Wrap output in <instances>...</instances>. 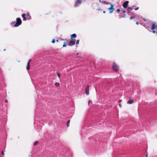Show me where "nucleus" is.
<instances>
[{
    "instance_id": "f03ea898",
    "label": "nucleus",
    "mask_w": 157,
    "mask_h": 157,
    "mask_svg": "<svg viewBox=\"0 0 157 157\" xmlns=\"http://www.w3.org/2000/svg\"><path fill=\"white\" fill-rule=\"evenodd\" d=\"M75 39H73V40H71L69 42L68 45L71 46H73L75 44Z\"/></svg>"
},
{
    "instance_id": "f8f14e48",
    "label": "nucleus",
    "mask_w": 157,
    "mask_h": 157,
    "mask_svg": "<svg viewBox=\"0 0 157 157\" xmlns=\"http://www.w3.org/2000/svg\"><path fill=\"white\" fill-rule=\"evenodd\" d=\"M101 3L104 4H105V5H108V4H109V3L108 2L105 1H102V2H101Z\"/></svg>"
},
{
    "instance_id": "f704fd0d",
    "label": "nucleus",
    "mask_w": 157,
    "mask_h": 157,
    "mask_svg": "<svg viewBox=\"0 0 157 157\" xmlns=\"http://www.w3.org/2000/svg\"><path fill=\"white\" fill-rule=\"evenodd\" d=\"M5 102L6 103H7L8 102V100H5Z\"/></svg>"
},
{
    "instance_id": "cd10ccee",
    "label": "nucleus",
    "mask_w": 157,
    "mask_h": 157,
    "mask_svg": "<svg viewBox=\"0 0 157 157\" xmlns=\"http://www.w3.org/2000/svg\"><path fill=\"white\" fill-rule=\"evenodd\" d=\"M114 70L115 72H118L119 69H114Z\"/></svg>"
},
{
    "instance_id": "a18cd8bd",
    "label": "nucleus",
    "mask_w": 157,
    "mask_h": 157,
    "mask_svg": "<svg viewBox=\"0 0 157 157\" xmlns=\"http://www.w3.org/2000/svg\"><path fill=\"white\" fill-rule=\"evenodd\" d=\"M99 2H101V0H99Z\"/></svg>"
},
{
    "instance_id": "c85d7f7f",
    "label": "nucleus",
    "mask_w": 157,
    "mask_h": 157,
    "mask_svg": "<svg viewBox=\"0 0 157 157\" xmlns=\"http://www.w3.org/2000/svg\"><path fill=\"white\" fill-rule=\"evenodd\" d=\"M2 155H4V152H3V151H2Z\"/></svg>"
},
{
    "instance_id": "f3484780",
    "label": "nucleus",
    "mask_w": 157,
    "mask_h": 157,
    "mask_svg": "<svg viewBox=\"0 0 157 157\" xmlns=\"http://www.w3.org/2000/svg\"><path fill=\"white\" fill-rule=\"evenodd\" d=\"M132 15H133V17H135V18L136 17V14H135V13H132Z\"/></svg>"
},
{
    "instance_id": "ea45409f",
    "label": "nucleus",
    "mask_w": 157,
    "mask_h": 157,
    "mask_svg": "<svg viewBox=\"0 0 157 157\" xmlns=\"http://www.w3.org/2000/svg\"><path fill=\"white\" fill-rule=\"evenodd\" d=\"M119 105L120 107H121V105L120 104H119Z\"/></svg>"
},
{
    "instance_id": "473e14b6",
    "label": "nucleus",
    "mask_w": 157,
    "mask_h": 157,
    "mask_svg": "<svg viewBox=\"0 0 157 157\" xmlns=\"http://www.w3.org/2000/svg\"><path fill=\"white\" fill-rule=\"evenodd\" d=\"M136 24L137 25H138L139 24V23L138 22H136Z\"/></svg>"
},
{
    "instance_id": "6ab92c4d",
    "label": "nucleus",
    "mask_w": 157,
    "mask_h": 157,
    "mask_svg": "<svg viewBox=\"0 0 157 157\" xmlns=\"http://www.w3.org/2000/svg\"><path fill=\"white\" fill-rule=\"evenodd\" d=\"M57 75H58V77L59 78L60 77V73L58 71L57 72Z\"/></svg>"
},
{
    "instance_id": "58836bf2",
    "label": "nucleus",
    "mask_w": 157,
    "mask_h": 157,
    "mask_svg": "<svg viewBox=\"0 0 157 157\" xmlns=\"http://www.w3.org/2000/svg\"><path fill=\"white\" fill-rule=\"evenodd\" d=\"M121 17H123V16L120 17H119V18H121Z\"/></svg>"
},
{
    "instance_id": "72a5a7b5",
    "label": "nucleus",
    "mask_w": 157,
    "mask_h": 157,
    "mask_svg": "<svg viewBox=\"0 0 157 157\" xmlns=\"http://www.w3.org/2000/svg\"><path fill=\"white\" fill-rule=\"evenodd\" d=\"M143 20L145 21H146V19H145V18H143Z\"/></svg>"
},
{
    "instance_id": "4468645a",
    "label": "nucleus",
    "mask_w": 157,
    "mask_h": 157,
    "mask_svg": "<svg viewBox=\"0 0 157 157\" xmlns=\"http://www.w3.org/2000/svg\"><path fill=\"white\" fill-rule=\"evenodd\" d=\"M55 84L56 87H58L59 86V83L58 82H56Z\"/></svg>"
},
{
    "instance_id": "9b49d317",
    "label": "nucleus",
    "mask_w": 157,
    "mask_h": 157,
    "mask_svg": "<svg viewBox=\"0 0 157 157\" xmlns=\"http://www.w3.org/2000/svg\"><path fill=\"white\" fill-rule=\"evenodd\" d=\"M30 63L28 62L27 66L26 67V69H30Z\"/></svg>"
},
{
    "instance_id": "b1692460",
    "label": "nucleus",
    "mask_w": 157,
    "mask_h": 157,
    "mask_svg": "<svg viewBox=\"0 0 157 157\" xmlns=\"http://www.w3.org/2000/svg\"><path fill=\"white\" fill-rule=\"evenodd\" d=\"M129 9H128V8L127 9V13H130V11H129Z\"/></svg>"
},
{
    "instance_id": "1a4fd4ad",
    "label": "nucleus",
    "mask_w": 157,
    "mask_h": 157,
    "mask_svg": "<svg viewBox=\"0 0 157 157\" xmlns=\"http://www.w3.org/2000/svg\"><path fill=\"white\" fill-rule=\"evenodd\" d=\"M27 20H30L31 19V17L29 15V12H27Z\"/></svg>"
},
{
    "instance_id": "423d86ee",
    "label": "nucleus",
    "mask_w": 157,
    "mask_h": 157,
    "mask_svg": "<svg viewBox=\"0 0 157 157\" xmlns=\"http://www.w3.org/2000/svg\"><path fill=\"white\" fill-rule=\"evenodd\" d=\"M89 86H87V87H86V88L85 89V94L87 95H89Z\"/></svg>"
},
{
    "instance_id": "8fccbe9b",
    "label": "nucleus",
    "mask_w": 157,
    "mask_h": 157,
    "mask_svg": "<svg viewBox=\"0 0 157 157\" xmlns=\"http://www.w3.org/2000/svg\"><path fill=\"white\" fill-rule=\"evenodd\" d=\"M124 17V18H125V16H124V17Z\"/></svg>"
},
{
    "instance_id": "5701e85b",
    "label": "nucleus",
    "mask_w": 157,
    "mask_h": 157,
    "mask_svg": "<svg viewBox=\"0 0 157 157\" xmlns=\"http://www.w3.org/2000/svg\"><path fill=\"white\" fill-rule=\"evenodd\" d=\"M135 18V17H133V16H131L130 17V20H132V19H133V18Z\"/></svg>"
},
{
    "instance_id": "393cba45",
    "label": "nucleus",
    "mask_w": 157,
    "mask_h": 157,
    "mask_svg": "<svg viewBox=\"0 0 157 157\" xmlns=\"http://www.w3.org/2000/svg\"><path fill=\"white\" fill-rule=\"evenodd\" d=\"M120 11V9H117V10H116V12H119Z\"/></svg>"
},
{
    "instance_id": "49530a36",
    "label": "nucleus",
    "mask_w": 157,
    "mask_h": 157,
    "mask_svg": "<svg viewBox=\"0 0 157 157\" xmlns=\"http://www.w3.org/2000/svg\"><path fill=\"white\" fill-rule=\"evenodd\" d=\"M78 58H81L80 56H78Z\"/></svg>"
},
{
    "instance_id": "dca6fc26",
    "label": "nucleus",
    "mask_w": 157,
    "mask_h": 157,
    "mask_svg": "<svg viewBox=\"0 0 157 157\" xmlns=\"http://www.w3.org/2000/svg\"><path fill=\"white\" fill-rule=\"evenodd\" d=\"M38 143V141H36L34 142L33 145L35 146H36Z\"/></svg>"
},
{
    "instance_id": "39448f33",
    "label": "nucleus",
    "mask_w": 157,
    "mask_h": 157,
    "mask_svg": "<svg viewBox=\"0 0 157 157\" xmlns=\"http://www.w3.org/2000/svg\"><path fill=\"white\" fill-rule=\"evenodd\" d=\"M128 3H129L128 1H126L123 4L122 6H123V7L124 8H126L128 6Z\"/></svg>"
},
{
    "instance_id": "3c124183",
    "label": "nucleus",
    "mask_w": 157,
    "mask_h": 157,
    "mask_svg": "<svg viewBox=\"0 0 157 157\" xmlns=\"http://www.w3.org/2000/svg\"><path fill=\"white\" fill-rule=\"evenodd\" d=\"M71 69H73V68H72Z\"/></svg>"
},
{
    "instance_id": "ddd939ff",
    "label": "nucleus",
    "mask_w": 157,
    "mask_h": 157,
    "mask_svg": "<svg viewBox=\"0 0 157 157\" xmlns=\"http://www.w3.org/2000/svg\"><path fill=\"white\" fill-rule=\"evenodd\" d=\"M70 120H68L67 122V127H69V125H70Z\"/></svg>"
},
{
    "instance_id": "a19ab883",
    "label": "nucleus",
    "mask_w": 157,
    "mask_h": 157,
    "mask_svg": "<svg viewBox=\"0 0 157 157\" xmlns=\"http://www.w3.org/2000/svg\"><path fill=\"white\" fill-rule=\"evenodd\" d=\"M147 154L146 155L145 157H147Z\"/></svg>"
},
{
    "instance_id": "37998d69",
    "label": "nucleus",
    "mask_w": 157,
    "mask_h": 157,
    "mask_svg": "<svg viewBox=\"0 0 157 157\" xmlns=\"http://www.w3.org/2000/svg\"><path fill=\"white\" fill-rule=\"evenodd\" d=\"M61 40H64V39H61Z\"/></svg>"
},
{
    "instance_id": "0eeeda50",
    "label": "nucleus",
    "mask_w": 157,
    "mask_h": 157,
    "mask_svg": "<svg viewBox=\"0 0 157 157\" xmlns=\"http://www.w3.org/2000/svg\"><path fill=\"white\" fill-rule=\"evenodd\" d=\"M156 28H157V25H156L155 23H153L151 27V29L152 30H155Z\"/></svg>"
},
{
    "instance_id": "7c9ffc66",
    "label": "nucleus",
    "mask_w": 157,
    "mask_h": 157,
    "mask_svg": "<svg viewBox=\"0 0 157 157\" xmlns=\"http://www.w3.org/2000/svg\"><path fill=\"white\" fill-rule=\"evenodd\" d=\"M152 32L153 33H155L156 32L155 31H154V30H153L152 31Z\"/></svg>"
},
{
    "instance_id": "2eb2a0df",
    "label": "nucleus",
    "mask_w": 157,
    "mask_h": 157,
    "mask_svg": "<svg viewBox=\"0 0 157 157\" xmlns=\"http://www.w3.org/2000/svg\"><path fill=\"white\" fill-rule=\"evenodd\" d=\"M134 6H132L131 7H128V8L129 9V10H132L134 9Z\"/></svg>"
},
{
    "instance_id": "f257e3e1",
    "label": "nucleus",
    "mask_w": 157,
    "mask_h": 157,
    "mask_svg": "<svg viewBox=\"0 0 157 157\" xmlns=\"http://www.w3.org/2000/svg\"><path fill=\"white\" fill-rule=\"evenodd\" d=\"M16 21H14L13 23V24H15L14 25V27H18L20 25H21L22 23V21L20 18H17L16 19Z\"/></svg>"
},
{
    "instance_id": "e433bc0d",
    "label": "nucleus",
    "mask_w": 157,
    "mask_h": 157,
    "mask_svg": "<svg viewBox=\"0 0 157 157\" xmlns=\"http://www.w3.org/2000/svg\"><path fill=\"white\" fill-rule=\"evenodd\" d=\"M103 13H105V11H103Z\"/></svg>"
},
{
    "instance_id": "c9c22d12",
    "label": "nucleus",
    "mask_w": 157,
    "mask_h": 157,
    "mask_svg": "<svg viewBox=\"0 0 157 157\" xmlns=\"http://www.w3.org/2000/svg\"><path fill=\"white\" fill-rule=\"evenodd\" d=\"M139 17V16H138L137 17V19L138 20V18Z\"/></svg>"
},
{
    "instance_id": "09e8293b",
    "label": "nucleus",
    "mask_w": 157,
    "mask_h": 157,
    "mask_svg": "<svg viewBox=\"0 0 157 157\" xmlns=\"http://www.w3.org/2000/svg\"><path fill=\"white\" fill-rule=\"evenodd\" d=\"M5 50H6V49H4V51H5Z\"/></svg>"
},
{
    "instance_id": "bb28decb",
    "label": "nucleus",
    "mask_w": 157,
    "mask_h": 157,
    "mask_svg": "<svg viewBox=\"0 0 157 157\" xmlns=\"http://www.w3.org/2000/svg\"><path fill=\"white\" fill-rule=\"evenodd\" d=\"M139 9V7H137V8H135L134 9V10H137Z\"/></svg>"
},
{
    "instance_id": "a878e982",
    "label": "nucleus",
    "mask_w": 157,
    "mask_h": 157,
    "mask_svg": "<svg viewBox=\"0 0 157 157\" xmlns=\"http://www.w3.org/2000/svg\"><path fill=\"white\" fill-rule=\"evenodd\" d=\"M23 21H25L27 19V18H26L25 17H23Z\"/></svg>"
},
{
    "instance_id": "412c9836",
    "label": "nucleus",
    "mask_w": 157,
    "mask_h": 157,
    "mask_svg": "<svg viewBox=\"0 0 157 157\" xmlns=\"http://www.w3.org/2000/svg\"><path fill=\"white\" fill-rule=\"evenodd\" d=\"M79 40H78L76 41V44H78L79 43Z\"/></svg>"
},
{
    "instance_id": "7ed1b4c3",
    "label": "nucleus",
    "mask_w": 157,
    "mask_h": 157,
    "mask_svg": "<svg viewBox=\"0 0 157 157\" xmlns=\"http://www.w3.org/2000/svg\"><path fill=\"white\" fill-rule=\"evenodd\" d=\"M110 7L108 8L109 10V13H112L113 12V10L114 9V5L111 3L110 4Z\"/></svg>"
},
{
    "instance_id": "4be33fe9",
    "label": "nucleus",
    "mask_w": 157,
    "mask_h": 157,
    "mask_svg": "<svg viewBox=\"0 0 157 157\" xmlns=\"http://www.w3.org/2000/svg\"><path fill=\"white\" fill-rule=\"evenodd\" d=\"M52 43H54L55 42V40L54 39L52 40Z\"/></svg>"
},
{
    "instance_id": "a211bd4d",
    "label": "nucleus",
    "mask_w": 157,
    "mask_h": 157,
    "mask_svg": "<svg viewBox=\"0 0 157 157\" xmlns=\"http://www.w3.org/2000/svg\"><path fill=\"white\" fill-rule=\"evenodd\" d=\"M66 42H64V44H63V47H65L66 46Z\"/></svg>"
},
{
    "instance_id": "6e6552de",
    "label": "nucleus",
    "mask_w": 157,
    "mask_h": 157,
    "mask_svg": "<svg viewBox=\"0 0 157 157\" xmlns=\"http://www.w3.org/2000/svg\"><path fill=\"white\" fill-rule=\"evenodd\" d=\"M76 37V34L75 33L71 35V40H73L74 38H75Z\"/></svg>"
},
{
    "instance_id": "de8ad7c7",
    "label": "nucleus",
    "mask_w": 157,
    "mask_h": 157,
    "mask_svg": "<svg viewBox=\"0 0 157 157\" xmlns=\"http://www.w3.org/2000/svg\"><path fill=\"white\" fill-rule=\"evenodd\" d=\"M156 33L157 34V29H156Z\"/></svg>"
},
{
    "instance_id": "c756f323",
    "label": "nucleus",
    "mask_w": 157,
    "mask_h": 157,
    "mask_svg": "<svg viewBox=\"0 0 157 157\" xmlns=\"http://www.w3.org/2000/svg\"><path fill=\"white\" fill-rule=\"evenodd\" d=\"M122 13H124L126 12V11H124V10H122Z\"/></svg>"
},
{
    "instance_id": "aec40b11",
    "label": "nucleus",
    "mask_w": 157,
    "mask_h": 157,
    "mask_svg": "<svg viewBox=\"0 0 157 157\" xmlns=\"http://www.w3.org/2000/svg\"><path fill=\"white\" fill-rule=\"evenodd\" d=\"M25 16H26L25 14L24 13H23V14H22V17L23 18L25 17Z\"/></svg>"
},
{
    "instance_id": "4c0bfd02",
    "label": "nucleus",
    "mask_w": 157,
    "mask_h": 157,
    "mask_svg": "<svg viewBox=\"0 0 157 157\" xmlns=\"http://www.w3.org/2000/svg\"><path fill=\"white\" fill-rule=\"evenodd\" d=\"M79 53H78H78H76V55H79Z\"/></svg>"
},
{
    "instance_id": "2f4dec72",
    "label": "nucleus",
    "mask_w": 157,
    "mask_h": 157,
    "mask_svg": "<svg viewBox=\"0 0 157 157\" xmlns=\"http://www.w3.org/2000/svg\"><path fill=\"white\" fill-rule=\"evenodd\" d=\"M31 60H31V59H30L29 60V61H28V62H29V63H30V62L31 61Z\"/></svg>"
},
{
    "instance_id": "c03bdc74",
    "label": "nucleus",
    "mask_w": 157,
    "mask_h": 157,
    "mask_svg": "<svg viewBox=\"0 0 157 157\" xmlns=\"http://www.w3.org/2000/svg\"><path fill=\"white\" fill-rule=\"evenodd\" d=\"M97 10H100V9H97Z\"/></svg>"
},
{
    "instance_id": "9d476101",
    "label": "nucleus",
    "mask_w": 157,
    "mask_h": 157,
    "mask_svg": "<svg viewBox=\"0 0 157 157\" xmlns=\"http://www.w3.org/2000/svg\"><path fill=\"white\" fill-rule=\"evenodd\" d=\"M133 101L132 99H130L128 101L127 103L128 104H131L133 103Z\"/></svg>"
},
{
    "instance_id": "79ce46f5",
    "label": "nucleus",
    "mask_w": 157,
    "mask_h": 157,
    "mask_svg": "<svg viewBox=\"0 0 157 157\" xmlns=\"http://www.w3.org/2000/svg\"><path fill=\"white\" fill-rule=\"evenodd\" d=\"M58 41H59V40H58H58H56V41L57 42H58Z\"/></svg>"
},
{
    "instance_id": "20e7f679",
    "label": "nucleus",
    "mask_w": 157,
    "mask_h": 157,
    "mask_svg": "<svg viewBox=\"0 0 157 157\" xmlns=\"http://www.w3.org/2000/svg\"><path fill=\"white\" fill-rule=\"evenodd\" d=\"M119 67L117 64L115 63L114 62L113 63V65L112 66V69H119Z\"/></svg>"
}]
</instances>
